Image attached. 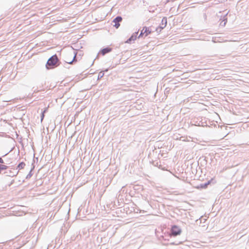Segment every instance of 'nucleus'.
<instances>
[{
    "instance_id": "1",
    "label": "nucleus",
    "mask_w": 249,
    "mask_h": 249,
    "mask_svg": "<svg viewBox=\"0 0 249 249\" xmlns=\"http://www.w3.org/2000/svg\"><path fill=\"white\" fill-rule=\"evenodd\" d=\"M58 62V59L56 55H54L50 58L46 64V67L47 69H52L57 66Z\"/></svg>"
},
{
    "instance_id": "2",
    "label": "nucleus",
    "mask_w": 249,
    "mask_h": 249,
    "mask_svg": "<svg viewBox=\"0 0 249 249\" xmlns=\"http://www.w3.org/2000/svg\"><path fill=\"white\" fill-rule=\"evenodd\" d=\"M181 229L177 225H174L171 227L170 236H176L181 233Z\"/></svg>"
},
{
    "instance_id": "3",
    "label": "nucleus",
    "mask_w": 249,
    "mask_h": 249,
    "mask_svg": "<svg viewBox=\"0 0 249 249\" xmlns=\"http://www.w3.org/2000/svg\"><path fill=\"white\" fill-rule=\"evenodd\" d=\"M151 33L152 30L149 27H144L141 31V34L139 35V37L142 36H146Z\"/></svg>"
},
{
    "instance_id": "4",
    "label": "nucleus",
    "mask_w": 249,
    "mask_h": 249,
    "mask_svg": "<svg viewBox=\"0 0 249 249\" xmlns=\"http://www.w3.org/2000/svg\"><path fill=\"white\" fill-rule=\"evenodd\" d=\"M122 21V18L121 17L118 16V17H116L113 20V23H114L113 26L116 29H118L120 25V22H121Z\"/></svg>"
},
{
    "instance_id": "5",
    "label": "nucleus",
    "mask_w": 249,
    "mask_h": 249,
    "mask_svg": "<svg viewBox=\"0 0 249 249\" xmlns=\"http://www.w3.org/2000/svg\"><path fill=\"white\" fill-rule=\"evenodd\" d=\"M167 18L165 17L163 18L161 20V26L160 27L157 28L156 30L158 31L159 29H160V31L162 29H163L164 27H166L167 25Z\"/></svg>"
},
{
    "instance_id": "6",
    "label": "nucleus",
    "mask_w": 249,
    "mask_h": 249,
    "mask_svg": "<svg viewBox=\"0 0 249 249\" xmlns=\"http://www.w3.org/2000/svg\"><path fill=\"white\" fill-rule=\"evenodd\" d=\"M112 50V49L110 48H109V47H107V48H104L103 49H102L101 51H100V53L103 55H104L105 54L107 53H108L109 52H110Z\"/></svg>"
},
{
    "instance_id": "7",
    "label": "nucleus",
    "mask_w": 249,
    "mask_h": 249,
    "mask_svg": "<svg viewBox=\"0 0 249 249\" xmlns=\"http://www.w3.org/2000/svg\"><path fill=\"white\" fill-rule=\"evenodd\" d=\"M7 169V166L6 165L3 164H0V173L3 170H6Z\"/></svg>"
},
{
    "instance_id": "8",
    "label": "nucleus",
    "mask_w": 249,
    "mask_h": 249,
    "mask_svg": "<svg viewBox=\"0 0 249 249\" xmlns=\"http://www.w3.org/2000/svg\"><path fill=\"white\" fill-rule=\"evenodd\" d=\"M25 166V164L23 162H20L18 166V168L19 170H20L21 169H23Z\"/></svg>"
},
{
    "instance_id": "9",
    "label": "nucleus",
    "mask_w": 249,
    "mask_h": 249,
    "mask_svg": "<svg viewBox=\"0 0 249 249\" xmlns=\"http://www.w3.org/2000/svg\"><path fill=\"white\" fill-rule=\"evenodd\" d=\"M136 36H131L129 38V39L127 41V42H129V41H130L131 40H134L136 39Z\"/></svg>"
},
{
    "instance_id": "10",
    "label": "nucleus",
    "mask_w": 249,
    "mask_h": 249,
    "mask_svg": "<svg viewBox=\"0 0 249 249\" xmlns=\"http://www.w3.org/2000/svg\"><path fill=\"white\" fill-rule=\"evenodd\" d=\"M47 110V109H45L44 111L42 112V115H41V121H42V120L43 119L44 117V113Z\"/></svg>"
},
{
    "instance_id": "11",
    "label": "nucleus",
    "mask_w": 249,
    "mask_h": 249,
    "mask_svg": "<svg viewBox=\"0 0 249 249\" xmlns=\"http://www.w3.org/2000/svg\"><path fill=\"white\" fill-rule=\"evenodd\" d=\"M0 163H4L3 160L1 158H0Z\"/></svg>"
}]
</instances>
